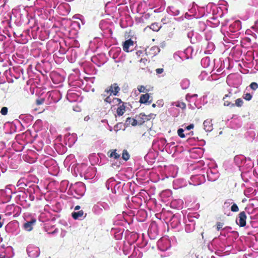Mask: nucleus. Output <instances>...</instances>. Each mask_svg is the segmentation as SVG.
Listing matches in <instances>:
<instances>
[{
    "instance_id": "1a4fd4ad",
    "label": "nucleus",
    "mask_w": 258,
    "mask_h": 258,
    "mask_svg": "<svg viewBox=\"0 0 258 258\" xmlns=\"http://www.w3.org/2000/svg\"><path fill=\"white\" fill-rule=\"evenodd\" d=\"M246 218L247 216L245 212L244 211L241 212L238 214V219L236 220V222L240 227H244L246 224Z\"/></svg>"
},
{
    "instance_id": "a18cd8bd",
    "label": "nucleus",
    "mask_w": 258,
    "mask_h": 258,
    "mask_svg": "<svg viewBox=\"0 0 258 258\" xmlns=\"http://www.w3.org/2000/svg\"><path fill=\"white\" fill-rule=\"evenodd\" d=\"M136 55L138 56V57H140L143 53V51L142 50H138L136 52Z\"/></svg>"
},
{
    "instance_id": "f3484780",
    "label": "nucleus",
    "mask_w": 258,
    "mask_h": 258,
    "mask_svg": "<svg viewBox=\"0 0 258 258\" xmlns=\"http://www.w3.org/2000/svg\"><path fill=\"white\" fill-rule=\"evenodd\" d=\"M204 129L206 132H210L213 130V124L211 120L207 119L204 121Z\"/></svg>"
},
{
    "instance_id": "6e6552de",
    "label": "nucleus",
    "mask_w": 258,
    "mask_h": 258,
    "mask_svg": "<svg viewBox=\"0 0 258 258\" xmlns=\"http://www.w3.org/2000/svg\"><path fill=\"white\" fill-rule=\"evenodd\" d=\"M77 141V136L75 134L68 133L65 135L64 141L69 147H72Z\"/></svg>"
},
{
    "instance_id": "6e6d98bb",
    "label": "nucleus",
    "mask_w": 258,
    "mask_h": 258,
    "mask_svg": "<svg viewBox=\"0 0 258 258\" xmlns=\"http://www.w3.org/2000/svg\"><path fill=\"white\" fill-rule=\"evenodd\" d=\"M156 106V104H154V103L152 104V107H154V108Z\"/></svg>"
},
{
    "instance_id": "c03bdc74",
    "label": "nucleus",
    "mask_w": 258,
    "mask_h": 258,
    "mask_svg": "<svg viewBox=\"0 0 258 258\" xmlns=\"http://www.w3.org/2000/svg\"><path fill=\"white\" fill-rule=\"evenodd\" d=\"M116 247H115V249H117V248H119V249H120V247H121V243L120 242H117L116 243Z\"/></svg>"
},
{
    "instance_id": "58836bf2",
    "label": "nucleus",
    "mask_w": 258,
    "mask_h": 258,
    "mask_svg": "<svg viewBox=\"0 0 258 258\" xmlns=\"http://www.w3.org/2000/svg\"><path fill=\"white\" fill-rule=\"evenodd\" d=\"M116 150H114V159H117L120 157V155L117 154L116 152Z\"/></svg>"
},
{
    "instance_id": "a211bd4d",
    "label": "nucleus",
    "mask_w": 258,
    "mask_h": 258,
    "mask_svg": "<svg viewBox=\"0 0 258 258\" xmlns=\"http://www.w3.org/2000/svg\"><path fill=\"white\" fill-rule=\"evenodd\" d=\"M125 103H122L121 104L118 105V107L116 109V113L118 116L122 115L125 111Z\"/></svg>"
},
{
    "instance_id": "79ce46f5",
    "label": "nucleus",
    "mask_w": 258,
    "mask_h": 258,
    "mask_svg": "<svg viewBox=\"0 0 258 258\" xmlns=\"http://www.w3.org/2000/svg\"><path fill=\"white\" fill-rule=\"evenodd\" d=\"M120 126V127L122 126V123H117L116 125H115L114 126V130H115V131H117L118 130V127H119V126Z\"/></svg>"
},
{
    "instance_id": "0eeeda50",
    "label": "nucleus",
    "mask_w": 258,
    "mask_h": 258,
    "mask_svg": "<svg viewBox=\"0 0 258 258\" xmlns=\"http://www.w3.org/2000/svg\"><path fill=\"white\" fill-rule=\"evenodd\" d=\"M235 98L233 96V94L231 92H229L228 94L225 95L223 97V100L224 101V106H228L232 108L235 106V104L232 102V100Z\"/></svg>"
},
{
    "instance_id": "473e14b6",
    "label": "nucleus",
    "mask_w": 258,
    "mask_h": 258,
    "mask_svg": "<svg viewBox=\"0 0 258 258\" xmlns=\"http://www.w3.org/2000/svg\"><path fill=\"white\" fill-rule=\"evenodd\" d=\"M120 91V88L116 86V84H114V96L116 95Z\"/></svg>"
},
{
    "instance_id": "5fc2aeb1",
    "label": "nucleus",
    "mask_w": 258,
    "mask_h": 258,
    "mask_svg": "<svg viewBox=\"0 0 258 258\" xmlns=\"http://www.w3.org/2000/svg\"><path fill=\"white\" fill-rule=\"evenodd\" d=\"M103 63H104V61H101V62H100V63H99V64H98V66H100V64H103Z\"/></svg>"
},
{
    "instance_id": "cd10ccee",
    "label": "nucleus",
    "mask_w": 258,
    "mask_h": 258,
    "mask_svg": "<svg viewBox=\"0 0 258 258\" xmlns=\"http://www.w3.org/2000/svg\"><path fill=\"white\" fill-rule=\"evenodd\" d=\"M27 191L29 192V200L31 201H33V200H34L35 197L34 194L33 193V192L32 191V189H30L28 190Z\"/></svg>"
},
{
    "instance_id": "4d7b16f0",
    "label": "nucleus",
    "mask_w": 258,
    "mask_h": 258,
    "mask_svg": "<svg viewBox=\"0 0 258 258\" xmlns=\"http://www.w3.org/2000/svg\"><path fill=\"white\" fill-rule=\"evenodd\" d=\"M117 185H116L114 187V193H115V187Z\"/></svg>"
},
{
    "instance_id": "09e8293b",
    "label": "nucleus",
    "mask_w": 258,
    "mask_h": 258,
    "mask_svg": "<svg viewBox=\"0 0 258 258\" xmlns=\"http://www.w3.org/2000/svg\"><path fill=\"white\" fill-rule=\"evenodd\" d=\"M44 101V100L43 99H41V100H37V104L38 105H40V104H41Z\"/></svg>"
},
{
    "instance_id": "c9c22d12",
    "label": "nucleus",
    "mask_w": 258,
    "mask_h": 258,
    "mask_svg": "<svg viewBox=\"0 0 258 258\" xmlns=\"http://www.w3.org/2000/svg\"><path fill=\"white\" fill-rule=\"evenodd\" d=\"M217 230H220L222 228V227H223V223H221V222H217Z\"/></svg>"
},
{
    "instance_id": "4468645a",
    "label": "nucleus",
    "mask_w": 258,
    "mask_h": 258,
    "mask_svg": "<svg viewBox=\"0 0 258 258\" xmlns=\"http://www.w3.org/2000/svg\"><path fill=\"white\" fill-rule=\"evenodd\" d=\"M102 207L105 210H107L109 209V206L108 204L104 202H100L98 203L96 205H95L93 208V210L95 213H98L99 211L98 210V208H100Z\"/></svg>"
},
{
    "instance_id": "2f4dec72",
    "label": "nucleus",
    "mask_w": 258,
    "mask_h": 258,
    "mask_svg": "<svg viewBox=\"0 0 258 258\" xmlns=\"http://www.w3.org/2000/svg\"><path fill=\"white\" fill-rule=\"evenodd\" d=\"M243 98L247 101H249L252 98V95L250 93H246L244 94Z\"/></svg>"
},
{
    "instance_id": "f704fd0d",
    "label": "nucleus",
    "mask_w": 258,
    "mask_h": 258,
    "mask_svg": "<svg viewBox=\"0 0 258 258\" xmlns=\"http://www.w3.org/2000/svg\"><path fill=\"white\" fill-rule=\"evenodd\" d=\"M176 106L181 108V109H185L186 107V104L184 102L178 103V104L176 105Z\"/></svg>"
},
{
    "instance_id": "ea45409f",
    "label": "nucleus",
    "mask_w": 258,
    "mask_h": 258,
    "mask_svg": "<svg viewBox=\"0 0 258 258\" xmlns=\"http://www.w3.org/2000/svg\"><path fill=\"white\" fill-rule=\"evenodd\" d=\"M97 59H98V56H94L91 58L92 61L93 62L95 63H97Z\"/></svg>"
},
{
    "instance_id": "4c0bfd02",
    "label": "nucleus",
    "mask_w": 258,
    "mask_h": 258,
    "mask_svg": "<svg viewBox=\"0 0 258 258\" xmlns=\"http://www.w3.org/2000/svg\"><path fill=\"white\" fill-rule=\"evenodd\" d=\"M164 71V69L163 68H158L156 70V73L157 74H162Z\"/></svg>"
},
{
    "instance_id": "aec40b11",
    "label": "nucleus",
    "mask_w": 258,
    "mask_h": 258,
    "mask_svg": "<svg viewBox=\"0 0 258 258\" xmlns=\"http://www.w3.org/2000/svg\"><path fill=\"white\" fill-rule=\"evenodd\" d=\"M125 123L127 125L131 124L133 126H135V125H137V124L138 123V121L137 118L135 119V118H131V117H127L126 119Z\"/></svg>"
},
{
    "instance_id": "603ef678",
    "label": "nucleus",
    "mask_w": 258,
    "mask_h": 258,
    "mask_svg": "<svg viewBox=\"0 0 258 258\" xmlns=\"http://www.w3.org/2000/svg\"><path fill=\"white\" fill-rule=\"evenodd\" d=\"M80 209V207L79 206H76L75 207V211L79 210Z\"/></svg>"
},
{
    "instance_id": "8fccbe9b",
    "label": "nucleus",
    "mask_w": 258,
    "mask_h": 258,
    "mask_svg": "<svg viewBox=\"0 0 258 258\" xmlns=\"http://www.w3.org/2000/svg\"><path fill=\"white\" fill-rule=\"evenodd\" d=\"M153 114L152 113H151L149 115H146V116H147V118L149 119V120H150L153 117Z\"/></svg>"
},
{
    "instance_id": "de8ad7c7",
    "label": "nucleus",
    "mask_w": 258,
    "mask_h": 258,
    "mask_svg": "<svg viewBox=\"0 0 258 258\" xmlns=\"http://www.w3.org/2000/svg\"><path fill=\"white\" fill-rule=\"evenodd\" d=\"M107 154H108V156L110 157H113V151L110 150L109 151H108Z\"/></svg>"
},
{
    "instance_id": "9b49d317",
    "label": "nucleus",
    "mask_w": 258,
    "mask_h": 258,
    "mask_svg": "<svg viewBox=\"0 0 258 258\" xmlns=\"http://www.w3.org/2000/svg\"><path fill=\"white\" fill-rule=\"evenodd\" d=\"M67 99L71 102H76L79 100L80 96L73 90H69L67 95Z\"/></svg>"
},
{
    "instance_id": "412c9836",
    "label": "nucleus",
    "mask_w": 258,
    "mask_h": 258,
    "mask_svg": "<svg viewBox=\"0 0 258 258\" xmlns=\"http://www.w3.org/2000/svg\"><path fill=\"white\" fill-rule=\"evenodd\" d=\"M105 187L108 190L113 191V178H109L105 183Z\"/></svg>"
},
{
    "instance_id": "dca6fc26",
    "label": "nucleus",
    "mask_w": 258,
    "mask_h": 258,
    "mask_svg": "<svg viewBox=\"0 0 258 258\" xmlns=\"http://www.w3.org/2000/svg\"><path fill=\"white\" fill-rule=\"evenodd\" d=\"M138 121V124H142L144 122L149 120L147 118L146 115L144 113H141L138 116H137Z\"/></svg>"
},
{
    "instance_id": "4be33fe9",
    "label": "nucleus",
    "mask_w": 258,
    "mask_h": 258,
    "mask_svg": "<svg viewBox=\"0 0 258 258\" xmlns=\"http://www.w3.org/2000/svg\"><path fill=\"white\" fill-rule=\"evenodd\" d=\"M72 217L74 219H78L83 217L84 212L82 210L75 211L72 213Z\"/></svg>"
},
{
    "instance_id": "6ab92c4d",
    "label": "nucleus",
    "mask_w": 258,
    "mask_h": 258,
    "mask_svg": "<svg viewBox=\"0 0 258 258\" xmlns=\"http://www.w3.org/2000/svg\"><path fill=\"white\" fill-rule=\"evenodd\" d=\"M112 3L108 2L105 5V11L107 15H111L113 14Z\"/></svg>"
},
{
    "instance_id": "ddd939ff",
    "label": "nucleus",
    "mask_w": 258,
    "mask_h": 258,
    "mask_svg": "<svg viewBox=\"0 0 258 258\" xmlns=\"http://www.w3.org/2000/svg\"><path fill=\"white\" fill-rule=\"evenodd\" d=\"M151 97L148 93L142 94L140 97L139 102L141 104H150L152 102V100H150Z\"/></svg>"
},
{
    "instance_id": "c756f323",
    "label": "nucleus",
    "mask_w": 258,
    "mask_h": 258,
    "mask_svg": "<svg viewBox=\"0 0 258 258\" xmlns=\"http://www.w3.org/2000/svg\"><path fill=\"white\" fill-rule=\"evenodd\" d=\"M148 62V60L146 57L141 58V59L140 60V62L141 64H143V67H145Z\"/></svg>"
},
{
    "instance_id": "9d476101",
    "label": "nucleus",
    "mask_w": 258,
    "mask_h": 258,
    "mask_svg": "<svg viewBox=\"0 0 258 258\" xmlns=\"http://www.w3.org/2000/svg\"><path fill=\"white\" fill-rule=\"evenodd\" d=\"M134 46V41L132 39H129L123 42L122 48L125 52H128L133 50Z\"/></svg>"
},
{
    "instance_id": "a19ab883",
    "label": "nucleus",
    "mask_w": 258,
    "mask_h": 258,
    "mask_svg": "<svg viewBox=\"0 0 258 258\" xmlns=\"http://www.w3.org/2000/svg\"><path fill=\"white\" fill-rule=\"evenodd\" d=\"M114 100H116V101L118 102V105H119L120 104H121L122 103H123V102L121 101V99L119 98H114Z\"/></svg>"
},
{
    "instance_id": "2eb2a0df",
    "label": "nucleus",
    "mask_w": 258,
    "mask_h": 258,
    "mask_svg": "<svg viewBox=\"0 0 258 258\" xmlns=\"http://www.w3.org/2000/svg\"><path fill=\"white\" fill-rule=\"evenodd\" d=\"M36 219L34 218L32 219L30 221L26 222L24 224V228L25 230L30 231L32 230L33 227L36 223Z\"/></svg>"
},
{
    "instance_id": "e433bc0d",
    "label": "nucleus",
    "mask_w": 258,
    "mask_h": 258,
    "mask_svg": "<svg viewBox=\"0 0 258 258\" xmlns=\"http://www.w3.org/2000/svg\"><path fill=\"white\" fill-rule=\"evenodd\" d=\"M232 200H227L225 201L224 205H226L227 207H228L231 204H233L232 203Z\"/></svg>"
},
{
    "instance_id": "f03ea898",
    "label": "nucleus",
    "mask_w": 258,
    "mask_h": 258,
    "mask_svg": "<svg viewBox=\"0 0 258 258\" xmlns=\"http://www.w3.org/2000/svg\"><path fill=\"white\" fill-rule=\"evenodd\" d=\"M79 170L81 175H84L85 178H93L96 172L95 167L93 166L87 167V165L83 163L79 167Z\"/></svg>"
},
{
    "instance_id": "7ed1b4c3",
    "label": "nucleus",
    "mask_w": 258,
    "mask_h": 258,
    "mask_svg": "<svg viewBox=\"0 0 258 258\" xmlns=\"http://www.w3.org/2000/svg\"><path fill=\"white\" fill-rule=\"evenodd\" d=\"M71 190L73 196L77 199L82 197L85 192V184L81 182H77L71 187Z\"/></svg>"
},
{
    "instance_id": "393cba45",
    "label": "nucleus",
    "mask_w": 258,
    "mask_h": 258,
    "mask_svg": "<svg viewBox=\"0 0 258 258\" xmlns=\"http://www.w3.org/2000/svg\"><path fill=\"white\" fill-rule=\"evenodd\" d=\"M234 104L237 107H241L243 104V101L241 98H238L235 100Z\"/></svg>"
},
{
    "instance_id": "20e7f679",
    "label": "nucleus",
    "mask_w": 258,
    "mask_h": 258,
    "mask_svg": "<svg viewBox=\"0 0 258 258\" xmlns=\"http://www.w3.org/2000/svg\"><path fill=\"white\" fill-rule=\"evenodd\" d=\"M100 28L105 32L104 33L112 34V24L111 21L109 19L102 20L100 23Z\"/></svg>"
},
{
    "instance_id": "13d9d810",
    "label": "nucleus",
    "mask_w": 258,
    "mask_h": 258,
    "mask_svg": "<svg viewBox=\"0 0 258 258\" xmlns=\"http://www.w3.org/2000/svg\"><path fill=\"white\" fill-rule=\"evenodd\" d=\"M103 122H105L106 120H102Z\"/></svg>"
},
{
    "instance_id": "37998d69",
    "label": "nucleus",
    "mask_w": 258,
    "mask_h": 258,
    "mask_svg": "<svg viewBox=\"0 0 258 258\" xmlns=\"http://www.w3.org/2000/svg\"><path fill=\"white\" fill-rule=\"evenodd\" d=\"M120 126V127L122 126V123H117L116 125H115L114 126V130H115V131H117L118 130V127H119V126Z\"/></svg>"
},
{
    "instance_id": "49530a36",
    "label": "nucleus",
    "mask_w": 258,
    "mask_h": 258,
    "mask_svg": "<svg viewBox=\"0 0 258 258\" xmlns=\"http://www.w3.org/2000/svg\"><path fill=\"white\" fill-rule=\"evenodd\" d=\"M194 127V125L193 124H189V125H188L187 126H186V129L187 130H191V128H193Z\"/></svg>"
},
{
    "instance_id": "39448f33",
    "label": "nucleus",
    "mask_w": 258,
    "mask_h": 258,
    "mask_svg": "<svg viewBox=\"0 0 258 258\" xmlns=\"http://www.w3.org/2000/svg\"><path fill=\"white\" fill-rule=\"evenodd\" d=\"M7 232L14 234L19 233V223L18 222H11L8 224L6 227Z\"/></svg>"
},
{
    "instance_id": "7c9ffc66",
    "label": "nucleus",
    "mask_w": 258,
    "mask_h": 258,
    "mask_svg": "<svg viewBox=\"0 0 258 258\" xmlns=\"http://www.w3.org/2000/svg\"><path fill=\"white\" fill-rule=\"evenodd\" d=\"M249 87L253 90H255L258 88V84L255 82H252L250 84Z\"/></svg>"
},
{
    "instance_id": "f8f14e48",
    "label": "nucleus",
    "mask_w": 258,
    "mask_h": 258,
    "mask_svg": "<svg viewBox=\"0 0 258 258\" xmlns=\"http://www.w3.org/2000/svg\"><path fill=\"white\" fill-rule=\"evenodd\" d=\"M49 208L51 210L55 212H58L61 210V206L59 203L55 202L50 203L49 205H47L45 207V210L47 209V208Z\"/></svg>"
},
{
    "instance_id": "423d86ee",
    "label": "nucleus",
    "mask_w": 258,
    "mask_h": 258,
    "mask_svg": "<svg viewBox=\"0 0 258 258\" xmlns=\"http://www.w3.org/2000/svg\"><path fill=\"white\" fill-rule=\"evenodd\" d=\"M27 251L28 255L32 258L37 257L40 253L39 248L33 245H29L27 247Z\"/></svg>"
},
{
    "instance_id": "72a5a7b5",
    "label": "nucleus",
    "mask_w": 258,
    "mask_h": 258,
    "mask_svg": "<svg viewBox=\"0 0 258 258\" xmlns=\"http://www.w3.org/2000/svg\"><path fill=\"white\" fill-rule=\"evenodd\" d=\"M8 113V108L6 107H3L1 110V113L3 115H6Z\"/></svg>"
},
{
    "instance_id": "3c124183",
    "label": "nucleus",
    "mask_w": 258,
    "mask_h": 258,
    "mask_svg": "<svg viewBox=\"0 0 258 258\" xmlns=\"http://www.w3.org/2000/svg\"><path fill=\"white\" fill-rule=\"evenodd\" d=\"M13 208V206H12V205H9V206H8L7 207V209L8 210H11L12 208Z\"/></svg>"
},
{
    "instance_id": "5701e85b",
    "label": "nucleus",
    "mask_w": 258,
    "mask_h": 258,
    "mask_svg": "<svg viewBox=\"0 0 258 258\" xmlns=\"http://www.w3.org/2000/svg\"><path fill=\"white\" fill-rule=\"evenodd\" d=\"M161 26L158 23H152L150 26V28L154 31H158L161 28Z\"/></svg>"
},
{
    "instance_id": "c85d7f7f",
    "label": "nucleus",
    "mask_w": 258,
    "mask_h": 258,
    "mask_svg": "<svg viewBox=\"0 0 258 258\" xmlns=\"http://www.w3.org/2000/svg\"><path fill=\"white\" fill-rule=\"evenodd\" d=\"M183 132H184V130L180 128H179L177 131V134H178V135L181 138H185V135L184 134H183Z\"/></svg>"
},
{
    "instance_id": "f257e3e1",
    "label": "nucleus",
    "mask_w": 258,
    "mask_h": 258,
    "mask_svg": "<svg viewBox=\"0 0 258 258\" xmlns=\"http://www.w3.org/2000/svg\"><path fill=\"white\" fill-rule=\"evenodd\" d=\"M101 100L104 102L105 105H109L111 106V103L113 101V85L105 88L104 91L100 95Z\"/></svg>"
},
{
    "instance_id": "bb28decb",
    "label": "nucleus",
    "mask_w": 258,
    "mask_h": 258,
    "mask_svg": "<svg viewBox=\"0 0 258 258\" xmlns=\"http://www.w3.org/2000/svg\"><path fill=\"white\" fill-rule=\"evenodd\" d=\"M239 208L237 205L233 203L231 207V211L233 212H237L239 211Z\"/></svg>"
},
{
    "instance_id": "a878e982",
    "label": "nucleus",
    "mask_w": 258,
    "mask_h": 258,
    "mask_svg": "<svg viewBox=\"0 0 258 258\" xmlns=\"http://www.w3.org/2000/svg\"><path fill=\"white\" fill-rule=\"evenodd\" d=\"M138 90L140 92L145 93L149 91V89H146V88L143 85H140L138 86Z\"/></svg>"
},
{
    "instance_id": "b1692460",
    "label": "nucleus",
    "mask_w": 258,
    "mask_h": 258,
    "mask_svg": "<svg viewBox=\"0 0 258 258\" xmlns=\"http://www.w3.org/2000/svg\"><path fill=\"white\" fill-rule=\"evenodd\" d=\"M130 156L126 150H123L122 154V158L124 161H127L130 159Z\"/></svg>"
},
{
    "instance_id": "864d4df0",
    "label": "nucleus",
    "mask_w": 258,
    "mask_h": 258,
    "mask_svg": "<svg viewBox=\"0 0 258 258\" xmlns=\"http://www.w3.org/2000/svg\"><path fill=\"white\" fill-rule=\"evenodd\" d=\"M102 207H100V208H98V210L99 211V212L98 213H99L102 210Z\"/></svg>"
}]
</instances>
